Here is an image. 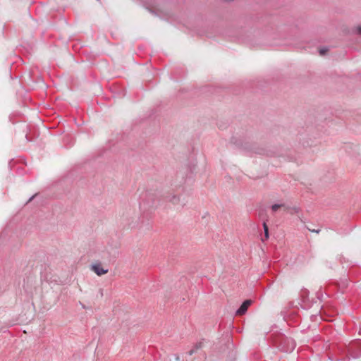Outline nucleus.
I'll list each match as a JSON object with an SVG mask.
<instances>
[{
    "mask_svg": "<svg viewBox=\"0 0 361 361\" xmlns=\"http://www.w3.org/2000/svg\"><path fill=\"white\" fill-rule=\"evenodd\" d=\"M347 354L353 358L361 357V341H355L347 347Z\"/></svg>",
    "mask_w": 361,
    "mask_h": 361,
    "instance_id": "obj_1",
    "label": "nucleus"
},
{
    "mask_svg": "<svg viewBox=\"0 0 361 361\" xmlns=\"http://www.w3.org/2000/svg\"><path fill=\"white\" fill-rule=\"evenodd\" d=\"M90 269L97 276H100L108 273L109 270L102 267L101 263L97 262L91 265Z\"/></svg>",
    "mask_w": 361,
    "mask_h": 361,
    "instance_id": "obj_2",
    "label": "nucleus"
},
{
    "mask_svg": "<svg viewBox=\"0 0 361 361\" xmlns=\"http://www.w3.org/2000/svg\"><path fill=\"white\" fill-rule=\"evenodd\" d=\"M251 303H252V300H246L245 301H244L243 302V304L240 305V307L236 311V314H238V315L244 314L247 312V310L249 306L251 305Z\"/></svg>",
    "mask_w": 361,
    "mask_h": 361,
    "instance_id": "obj_3",
    "label": "nucleus"
},
{
    "mask_svg": "<svg viewBox=\"0 0 361 361\" xmlns=\"http://www.w3.org/2000/svg\"><path fill=\"white\" fill-rule=\"evenodd\" d=\"M203 345L202 342L200 341L196 343L192 349L188 352V354L190 355H192V354L195 353L199 349L202 348Z\"/></svg>",
    "mask_w": 361,
    "mask_h": 361,
    "instance_id": "obj_4",
    "label": "nucleus"
},
{
    "mask_svg": "<svg viewBox=\"0 0 361 361\" xmlns=\"http://www.w3.org/2000/svg\"><path fill=\"white\" fill-rule=\"evenodd\" d=\"M271 210L273 212H276L279 209L283 208L284 209H286L284 204H274L271 206Z\"/></svg>",
    "mask_w": 361,
    "mask_h": 361,
    "instance_id": "obj_5",
    "label": "nucleus"
},
{
    "mask_svg": "<svg viewBox=\"0 0 361 361\" xmlns=\"http://www.w3.org/2000/svg\"><path fill=\"white\" fill-rule=\"evenodd\" d=\"M263 228L264 231V239L262 238V240H267L269 238V228L266 222L263 223Z\"/></svg>",
    "mask_w": 361,
    "mask_h": 361,
    "instance_id": "obj_6",
    "label": "nucleus"
},
{
    "mask_svg": "<svg viewBox=\"0 0 361 361\" xmlns=\"http://www.w3.org/2000/svg\"><path fill=\"white\" fill-rule=\"evenodd\" d=\"M169 201L173 204H177L179 202V197L173 195L172 197L169 199Z\"/></svg>",
    "mask_w": 361,
    "mask_h": 361,
    "instance_id": "obj_7",
    "label": "nucleus"
},
{
    "mask_svg": "<svg viewBox=\"0 0 361 361\" xmlns=\"http://www.w3.org/2000/svg\"><path fill=\"white\" fill-rule=\"evenodd\" d=\"M327 51L326 49H321L319 50L320 55H324Z\"/></svg>",
    "mask_w": 361,
    "mask_h": 361,
    "instance_id": "obj_8",
    "label": "nucleus"
},
{
    "mask_svg": "<svg viewBox=\"0 0 361 361\" xmlns=\"http://www.w3.org/2000/svg\"><path fill=\"white\" fill-rule=\"evenodd\" d=\"M356 32L357 34L361 35V25H359L356 27Z\"/></svg>",
    "mask_w": 361,
    "mask_h": 361,
    "instance_id": "obj_9",
    "label": "nucleus"
},
{
    "mask_svg": "<svg viewBox=\"0 0 361 361\" xmlns=\"http://www.w3.org/2000/svg\"><path fill=\"white\" fill-rule=\"evenodd\" d=\"M35 197V195H33L32 197H31L29 200H28V202L32 201L33 200V198Z\"/></svg>",
    "mask_w": 361,
    "mask_h": 361,
    "instance_id": "obj_10",
    "label": "nucleus"
},
{
    "mask_svg": "<svg viewBox=\"0 0 361 361\" xmlns=\"http://www.w3.org/2000/svg\"><path fill=\"white\" fill-rule=\"evenodd\" d=\"M312 232L319 233V230H310Z\"/></svg>",
    "mask_w": 361,
    "mask_h": 361,
    "instance_id": "obj_11",
    "label": "nucleus"
},
{
    "mask_svg": "<svg viewBox=\"0 0 361 361\" xmlns=\"http://www.w3.org/2000/svg\"><path fill=\"white\" fill-rule=\"evenodd\" d=\"M294 345H293V346L291 347L290 350H293L294 348Z\"/></svg>",
    "mask_w": 361,
    "mask_h": 361,
    "instance_id": "obj_12",
    "label": "nucleus"
}]
</instances>
